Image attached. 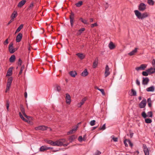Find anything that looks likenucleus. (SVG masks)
I'll use <instances>...</instances> for the list:
<instances>
[{"mask_svg": "<svg viewBox=\"0 0 155 155\" xmlns=\"http://www.w3.org/2000/svg\"><path fill=\"white\" fill-rule=\"evenodd\" d=\"M20 109L21 110V113L20 112V118H21L23 121L27 122L28 123L30 122L28 121L30 117L27 116L25 112V110L23 106L21 105H20Z\"/></svg>", "mask_w": 155, "mask_h": 155, "instance_id": "1", "label": "nucleus"}, {"mask_svg": "<svg viewBox=\"0 0 155 155\" xmlns=\"http://www.w3.org/2000/svg\"><path fill=\"white\" fill-rule=\"evenodd\" d=\"M134 12L137 18L139 19H143L148 16V14L147 12L141 14L139 11L137 10H135Z\"/></svg>", "mask_w": 155, "mask_h": 155, "instance_id": "2", "label": "nucleus"}, {"mask_svg": "<svg viewBox=\"0 0 155 155\" xmlns=\"http://www.w3.org/2000/svg\"><path fill=\"white\" fill-rule=\"evenodd\" d=\"M17 48H14L13 47V44L11 42L10 43L8 46V50L9 52L11 54H13L17 50Z\"/></svg>", "mask_w": 155, "mask_h": 155, "instance_id": "3", "label": "nucleus"}, {"mask_svg": "<svg viewBox=\"0 0 155 155\" xmlns=\"http://www.w3.org/2000/svg\"><path fill=\"white\" fill-rule=\"evenodd\" d=\"M74 14L72 12H71V15L69 16V19L70 20V22L71 27L73 26V24L74 20Z\"/></svg>", "mask_w": 155, "mask_h": 155, "instance_id": "4", "label": "nucleus"}, {"mask_svg": "<svg viewBox=\"0 0 155 155\" xmlns=\"http://www.w3.org/2000/svg\"><path fill=\"white\" fill-rule=\"evenodd\" d=\"M146 8V5L144 3H141L138 6L139 10L141 11H143Z\"/></svg>", "mask_w": 155, "mask_h": 155, "instance_id": "5", "label": "nucleus"}, {"mask_svg": "<svg viewBox=\"0 0 155 155\" xmlns=\"http://www.w3.org/2000/svg\"><path fill=\"white\" fill-rule=\"evenodd\" d=\"M110 68L107 65H106L105 67V71L104 72V76L106 78L110 74L109 71Z\"/></svg>", "mask_w": 155, "mask_h": 155, "instance_id": "6", "label": "nucleus"}, {"mask_svg": "<svg viewBox=\"0 0 155 155\" xmlns=\"http://www.w3.org/2000/svg\"><path fill=\"white\" fill-rule=\"evenodd\" d=\"M146 100L145 99H143L139 104V106L141 108H144L146 105Z\"/></svg>", "mask_w": 155, "mask_h": 155, "instance_id": "7", "label": "nucleus"}, {"mask_svg": "<svg viewBox=\"0 0 155 155\" xmlns=\"http://www.w3.org/2000/svg\"><path fill=\"white\" fill-rule=\"evenodd\" d=\"M66 140L64 139H61L57 140V142L58 146H61L63 143L65 142Z\"/></svg>", "mask_w": 155, "mask_h": 155, "instance_id": "8", "label": "nucleus"}, {"mask_svg": "<svg viewBox=\"0 0 155 155\" xmlns=\"http://www.w3.org/2000/svg\"><path fill=\"white\" fill-rule=\"evenodd\" d=\"M143 148L145 155H149V150L146 145L143 144Z\"/></svg>", "mask_w": 155, "mask_h": 155, "instance_id": "9", "label": "nucleus"}, {"mask_svg": "<svg viewBox=\"0 0 155 155\" xmlns=\"http://www.w3.org/2000/svg\"><path fill=\"white\" fill-rule=\"evenodd\" d=\"M71 96L68 94H66L65 99L66 102L68 104H70L71 102Z\"/></svg>", "mask_w": 155, "mask_h": 155, "instance_id": "10", "label": "nucleus"}, {"mask_svg": "<svg viewBox=\"0 0 155 155\" xmlns=\"http://www.w3.org/2000/svg\"><path fill=\"white\" fill-rule=\"evenodd\" d=\"M12 69L13 68L12 67H11L9 68L8 69L7 73L6 74V76H10L12 75Z\"/></svg>", "mask_w": 155, "mask_h": 155, "instance_id": "11", "label": "nucleus"}, {"mask_svg": "<svg viewBox=\"0 0 155 155\" xmlns=\"http://www.w3.org/2000/svg\"><path fill=\"white\" fill-rule=\"evenodd\" d=\"M143 79L142 84L144 85L147 84L149 81L148 78L147 77L143 78Z\"/></svg>", "mask_w": 155, "mask_h": 155, "instance_id": "12", "label": "nucleus"}, {"mask_svg": "<svg viewBox=\"0 0 155 155\" xmlns=\"http://www.w3.org/2000/svg\"><path fill=\"white\" fill-rule=\"evenodd\" d=\"M78 128V126H76L74 128H73L72 130L69 131L68 133V134H72L74 133L77 130V128Z\"/></svg>", "mask_w": 155, "mask_h": 155, "instance_id": "13", "label": "nucleus"}, {"mask_svg": "<svg viewBox=\"0 0 155 155\" xmlns=\"http://www.w3.org/2000/svg\"><path fill=\"white\" fill-rule=\"evenodd\" d=\"M147 71L149 74L154 73L155 72V68H150L147 70Z\"/></svg>", "mask_w": 155, "mask_h": 155, "instance_id": "14", "label": "nucleus"}, {"mask_svg": "<svg viewBox=\"0 0 155 155\" xmlns=\"http://www.w3.org/2000/svg\"><path fill=\"white\" fill-rule=\"evenodd\" d=\"M86 100V98H84L78 104V107H81V106L84 104Z\"/></svg>", "mask_w": 155, "mask_h": 155, "instance_id": "15", "label": "nucleus"}, {"mask_svg": "<svg viewBox=\"0 0 155 155\" xmlns=\"http://www.w3.org/2000/svg\"><path fill=\"white\" fill-rule=\"evenodd\" d=\"M138 48H135L132 51H131L128 54L130 56H132L134 55L135 53L137 52V50Z\"/></svg>", "mask_w": 155, "mask_h": 155, "instance_id": "16", "label": "nucleus"}, {"mask_svg": "<svg viewBox=\"0 0 155 155\" xmlns=\"http://www.w3.org/2000/svg\"><path fill=\"white\" fill-rule=\"evenodd\" d=\"M108 47L109 48L111 49H113L115 47V45L113 44V42L110 41L108 45Z\"/></svg>", "mask_w": 155, "mask_h": 155, "instance_id": "17", "label": "nucleus"}, {"mask_svg": "<svg viewBox=\"0 0 155 155\" xmlns=\"http://www.w3.org/2000/svg\"><path fill=\"white\" fill-rule=\"evenodd\" d=\"M155 88L154 86H152L146 89V91L148 92H153L154 91Z\"/></svg>", "mask_w": 155, "mask_h": 155, "instance_id": "18", "label": "nucleus"}, {"mask_svg": "<svg viewBox=\"0 0 155 155\" xmlns=\"http://www.w3.org/2000/svg\"><path fill=\"white\" fill-rule=\"evenodd\" d=\"M69 74L71 77L74 78L75 77L77 74L76 71H72L70 72Z\"/></svg>", "mask_w": 155, "mask_h": 155, "instance_id": "19", "label": "nucleus"}, {"mask_svg": "<svg viewBox=\"0 0 155 155\" xmlns=\"http://www.w3.org/2000/svg\"><path fill=\"white\" fill-rule=\"evenodd\" d=\"M17 13L16 11H14L12 13L11 16V18L12 19L14 20V18L16 17L17 15Z\"/></svg>", "mask_w": 155, "mask_h": 155, "instance_id": "20", "label": "nucleus"}, {"mask_svg": "<svg viewBox=\"0 0 155 155\" xmlns=\"http://www.w3.org/2000/svg\"><path fill=\"white\" fill-rule=\"evenodd\" d=\"M88 73L87 69H85L81 73V75L83 77H85L88 75Z\"/></svg>", "mask_w": 155, "mask_h": 155, "instance_id": "21", "label": "nucleus"}, {"mask_svg": "<svg viewBox=\"0 0 155 155\" xmlns=\"http://www.w3.org/2000/svg\"><path fill=\"white\" fill-rule=\"evenodd\" d=\"M15 60V56L14 55H12L9 58V61L10 62H13Z\"/></svg>", "mask_w": 155, "mask_h": 155, "instance_id": "22", "label": "nucleus"}, {"mask_svg": "<svg viewBox=\"0 0 155 155\" xmlns=\"http://www.w3.org/2000/svg\"><path fill=\"white\" fill-rule=\"evenodd\" d=\"M76 55L81 59H83L85 57L82 53H78L76 54Z\"/></svg>", "mask_w": 155, "mask_h": 155, "instance_id": "23", "label": "nucleus"}, {"mask_svg": "<svg viewBox=\"0 0 155 155\" xmlns=\"http://www.w3.org/2000/svg\"><path fill=\"white\" fill-rule=\"evenodd\" d=\"M85 30V29L84 28H82L81 29H79L78 32L77 33V35H81V34L82 33V32L84 31Z\"/></svg>", "mask_w": 155, "mask_h": 155, "instance_id": "24", "label": "nucleus"}, {"mask_svg": "<svg viewBox=\"0 0 155 155\" xmlns=\"http://www.w3.org/2000/svg\"><path fill=\"white\" fill-rule=\"evenodd\" d=\"M46 150H47V147L45 146H42L39 149V150L41 151H44Z\"/></svg>", "mask_w": 155, "mask_h": 155, "instance_id": "25", "label": "nucleus"}, {"mask_svg": "<svg viewBox=\"0 0 155 155\" xmlns=\"http://www.w3.org/2000/svg\"><path fill=\"white\" fill-rule=\"evenodd\" d=\"M98 64V59L95 60L94 61V62L93 64V67L94 68H95Z\"/></svg>", "mask_w": 155, "mask_h": 155, "instance_id": "26", "label": "nucleus"}, {"mask_svg": "<svg viewBox=\"0 0 155 155\" xmlns=\"http://www.w3.org/2000/svg\"><path fill=\"white\" fill-rule=\"evenodd\" d=\"M11 84L7 83L6 87L5 89V92H7L10 89Z\"/></svg>", "mask_w": 155, "mask_h": 155, "instance_id": "27", "label": "nucleus"}, {"mask_svg": "<svg viewBox=\"0 0 155 155\" xmlns=\"http://www.w3.org/2000/svg\"><path fill=\"white\" fill-rule=\"evenodd\" d=\"M147 103L148 106L149 107H151L152 106V101L150 98H149L147 99Z\"/></svg>", "mask_w": 155, "mask_h": 155, "instance_id": "28", "label": "nucleus"}, {"mask_svg": "<svg viewBox=\"0 0 155 155\" xmlns=\"http://www.w3.org/2000/svg\"><path fill=\"white\" fill-rule=\"evenodd\" d=\"M12 81H13L12 77H10L8 78V80L7 83L8 84H11Z\"/></svg>", "mask_w": 155, "mask_h": 155, "instance_id": "29", "label": "nucleus"}, {"mask_svg": "<svg viewBox=\"0 0 155 155\" xmlns=\"http://www.w3.org/2000/svg\"><path fill=\"white\" fill-rule=\"evenodd\" d=\"M76 137L74 135L71 136L69 138V140L71 142H72L73 141L75 138Z\"/></svg>", "mask_w": 155, "mask_h": 155, "instance_id": "30", "label": "nucleus"}, {"mask_svg": "<svg viewBox=\"0 0 155 155\" xmlns=\"http://www.w3.org/2000/svg\"><path fill=\"white\" fill-rule=\"evenodd\" d=\"M26 0H22L20 1V8L25 3Z\"/></svg>", "mask_w": 155, "mask_h": 155, "instance_id": "31", "label": "nucleus"}, {"mask_svg": "<svg viewBox=\"0 0 155 155\" xmlns=\"http://www.w3.org/2000/svg\"><path fill=\"white\" fill-rule=\"evenodd\" d=\"M147 3L149 5H153L154 4V2L153 0H148Z\"/></svg>", "mask_w": 155, "mask_h": 155, "instance_id": "32", "label": "nucleus"}, {"mask_svg": "<svg viewBox=\"0 0 155 155\" xmlns=\"http://www.w3.org/2000/svg\"><path fill=\"white\" fill-rule=\"evenodd\" d=\"M78 140L79 142H81L82 141H85V139L83 138L81 136H80L78 138Z\"/></svg>", "mask_w": 155, "mask_h": 155, "instance_id": "33", "label": "nucleus"}, {"mask_svg": "<svg viewBox=\"0 0 155 155\" xmlns=\"http://www.w3.org/2000/svg\"><path fill=\"white\" fill-rule=\"evenodd\" d=\"M25 70V66L24 64H23L21 67V69L20 70V74L22 73V71Z\"/></svg>", "mask_w": 155, "mask_h": 155, "instance_id": "34", "label": "nucleus"}, {"mask_svg": "<svg viewBox=\"0 0 155 155\" xmlns=\"http://www.w3.org/2000/svg\"><path fill=\"white\" fill-rule=\"evenodd\" d=\"M83 4L82 1H79L78 3L75 4L76 6L77 7H79L81 6Z\"/></svg>", "mask_w": 155, "mask_h": 155, "instance_id": "35", "label": "nucleus"}, {"mask_svg": "<svg viewBox=\"0 0 155 155\" xmlns=\"http://www.w3.org/2000/svg\"><path fill=\"white\" fill-rule=\"evenodd\" d=\"M145 122L146 123H150L152 122V120L150 118H146L145 119Z\"/></svg>", "mask_w": 155, "mask_h": 155, "instance_id": "36", "label": "nucleus"}, {"mask_svg": "<svg viewBox=\"0 0 155 155\" xmlns=\"http://www.w3.org/2000/svg\"><path fill=\"white\" fill-rule=\"evenodd\" d=\"M147 117H153V114L152 111H149L147 113Z\"/></svg>", "mask_w": 155, "mask_h": 155, "instance_id": "37", "label": "nucleus"}, {"mask_svg": "<svg viewBox=\"0 0 155 155\" xmlns=\"http://www.w3.org/2000/svg\"><path fill=\"white\" fill-rule=\"evenodd\" d=\"M45 142L47 143L50 144L52 146V143L53 141L50 140H46L45 141Z\"/></svg>", "mask_w": 155, "mask_h": 155, "instance_id": "38", "label": "nucleus"}, {"mask_svg": "<svg viewBox=\"0 0 155 155\" xmlns=\"http://www.w3.org/2000/svg\"><path fill=\"white\" fill-rule=\"evenodd\" d=\"M97 89L99 91H100L102 93V94L103 95H105V93L104 92V91L103 89H100L97 87Z\"/></svg>", "mask_w": 155, "mask_h": 155, "instance_id": "39", "label": "nucleus"}, {"mask_svg": "<svg viewBox=\"0 0 155 155\" xmlns=\"http://www.w3.org/2000/svg\"><path fill=\"white\" fill-rule=\"evenodd\" d=\"M131 91L132 94V95L134 96H135L136 95V92L133 89L131 90Z\"/></svg>", "mask_w": 155, "mask_h": 155, "instance_id": "40", "label": "nucleus"}, {"mask_svg": "<svg viewBox=\"0 0 155 155\" xmlns=\"http://www.w3.org/2000/svg\"><path fill=\"white\" fill-rule=\"evenodd\" d=\"M10 102L8 100H7L6 101V108L8 110V108L9 106Z\"/></svg>", "mask_w": 155, "mask_h": 155, "instance_id": "41", "label": "nucleus"}, {"mask_svg": "<svg viewBox=\"0 0 155 155\" xmlns=\"http://www.w3.org/2000/svg\"><path fill=\"white\" fill-rule=\"evenodd\" d=\"M141 70H144L146 67V66L145 64H142L140 66Z\"/></svg>", "mask_w": 155, "mask_h": 155, "instance_id": "42", "label": "nucleus"}, {"mask_svg": "<svg viewBox=\"0 0 155 155\" xmlns=\"http://www.w3.org/2000/svg\"><path fill=\"white\" fill-rule=\"evenodd\" d=\"M95 120H93L91 121L90 122V124L91 126H93L95 125Z\"/></svg>", "mask_w": 155, "mask_h": 155, "instance_id": "43", "label": "nucleus"}, {"mask_svg": "<svg viewBox=\"0 0 155 155\" xmlns=\"http://www.w3.org/2000/svg\"><path fill=\"white\" fill-rule=\"evenodd\" d=\"M148 72H147V71H143L142 72V74L143 76H147L148 75Z\"/></svg>", "mask_w": 155, "mask_h": 155, "instance_id": "44", "label": "nucleus"}, {"mask_svg": "<svg viewBox=\"0 0 155 155\" xmlns=\"http://www.w3.org/2000/svg\"><path fill=\"white\" fill-rule=\"evenodd\" d=\"M42 126H40L38 127H36L35 128V129L36 130H42Z\"/></svg>", "mask_w": 155, "mask_h": 155, "instance_id": "45", "label": "nucleus"}, {"mask_svg": "<svg viewBox=\"0 0 155 155\" xmlns=\"http://www.w3.org/2000/svg\"><path fill=\"white\" fill-rule=\"evenodd\" d=\"M142 116L144 118H146L147 117V115L145 112H143L142 113Z\"/></svg>", "mask_w": 155, "mask_h": 155, "instance_id": "46", "label": "nucleus"}, {"mask_svg": "<svg viewBox=\"0 0 155 155\" xmlns=\"http://www.w3.org/2000/svg\"><path fill=\"white\" fill-rule=\"evenodd\" d=\"M106 129L105 124H104L102 127H100V129L101 130H104Z\"/></svg>", "mask_w": 155, "mask_h": 155, "instance_id": "47", "label": "nucleus"}, {"mask_svg": "<svg viewBox=\"0 0 155 155\" xmlns=\"http://www.w3.org/2000/svg\"><path fill=\"white\" fill-rule=\"evenodd\" d=\"M16 40V42H19V33L18 34L17 36Z\"/></svg>", "mask_w": 155, "mask_h": 155, "instance_id": "48", "label": "nucleus"}, {"mask_svg": "<svg viewBox=\"0 0 155 155\" xmlns=\"http://www.w3.org/2000/svg\"><path fill=\"white\" fill-rule=\"evenodd\" d=\"M127 142H128V143L129 144V145L132 147L133 146V144L131 142V141L129 140H127Z\"/></svg>", "mask_w": 155, "mask_h": 155, "instance_id": "49", "label": "nucleus"}, {"mask_svg": "<svg viewBox=\"0 0 155 155\" xmlns=\"http://www.w3.org/2000/svg\"><path fill=\"white\" fill-rule=\"evenodd\" d=\"M101 153V152L98 150H97L94 153V155H99Z\"/></svg>", "mask_w": 155, "mask_h": 155, "instance_id": "50", "label": "nucleus"}, {"mask_svg": "<svg viewBox=\"0 0 155 155\" xmlns=\"http://www.w3.org/2000/svg\"><path fill=\"white\" fill-rule=\"evenodd\" d=\"M128 140L127 139H125L124 141V143L125 146V147H128V144L127 143V140Z\"/></svg>", "mask_w": 155, "mask_h": 155, "instance_id": "51", "label": "nucleus"}, {"mask_svg": "<svg viewBox=\"0 0 155 155\" xmlns=\"http://www.w3.org/2000/svg\"><path fill=\"white\" fill-rule=\"evenodd\" d=\"M56 88L57 90L59 92L61 91V88L60 86H57L56 87Z\"/></svg>", "mask_w": 155, "mask_h": 155, "instance_id": "52", "label": "nucleus"}, {"mask_svg": "<svg viewBox=\"0 0 155 155\" xmlns=\"http://www.w3.org/2000/svg\"><path fill=\"white\" fill-rule=\"evenodd\" d=\"M97 23H95L94 24H92L91 25V27L92 28H94V27H95V26H97Z\"/></svg>", "mask_w": 155, "mask_h": 155, "instance_id": "53", "label": "nucleus"}, {"mask_svg": "<svg viewBox=\"0 0 155 155\" xmlns=\"http://www.w3.org/2000/svg\"><path fill=\"white\" fill-rule=\"evenodd\" d=\"M42 130H46L47 129V127H46L45 126H42Z\"/></svg>", "mask_w": 155, "mask_h": 155, "instance_id": "54", "label": "nucleus"}, {"mask_svg": "<svg viewBox=\"0 0 155 155\" xmlns=\"http://www.w3.org/2000/svg\"><path fill=\"white\" fill-rule=\"evenodd\" d=\"M112 139L114 142H117L118 140V138L117 137H113Z\"/></svg>", "mask_w": 155, "mask_h": 155, "instance_id": "55", "label": "nucleus"}, {"mask_svg": "<svg viewBox=\"0 0 155 155\" xmlns=\"http://www.w3.org/2000/svg\"><path fill=\"white\" fill-rule=\"evenodd\" d=\"M82 22L84 23V24H88L87 21L85 19H84L83 20Z\"/></svg>", "mask_w": 155, "mask_h": 155, "instance_id": "56", "label": "nucleus"}, {"mask_svg": "<svg viewBox=\"0 0 155 155\" xmlns=\"http://www.w3.org/2000/svg\"><path fill=\"white\" fill-rule=\"evenodd\" d=\"M34 6V4H33V2H32L31 3L30 5V6H29V8H33V7Z\"/></svg>", "mask_w": 155, "mask_h": 155, "instance_id": "57", "label": "nucleus"}, {"mask_svg": "<svg viewBox=\"0 0 155 155\" xmlns=\"http://www.w3.org/2000/svg\"><path fill=\"white\" fill-rule=\"evenodd\" d=\"M136 83L138 86L140 85V82L138 79L136 80Z\"/></svg>", "mask_w": 155, "mask_h": 155, "instance_id": "58", "label": "nucleus"}, {"mask_svg": "<svg viewBox=\"0 0 155 155\" xmlns=\"http://www.w3.org/2000/svg\"><path fill=\"white\" fill-rule=\"evenodd\" d=\"M14 21V20L12 19H11L10 21H9L8 23L7 24V25H9L11 23H12L13 21Z\"/></svg>", "mask_w": 155, "mask_h": 155, "instance_id": "59", "label": "nucleus"}, {"mask_svg": "<svg viewBox=\"0 0 155 155\" xmlns=\"http://www.w3.org/2000/svg\"><path fill=\"white\" fill-rule=\"evenodd\" d=\"M136 70H137V71H139V70H141V67L140 66L139 67H137L136 68H135Z\"/></svg>", "mask_w": 155, "mask_h": 155, "instance_id": "60", "label": "nucleus"}, {"mask_svg": "<svg viewBox=\"0 0 155 155\" xmlns=\"http://www.w3.org/2000/svg\"><path fill=\"white\" fill-rule=\"evenodd\" d=\"M8 39H7L5 41L4 44H8Z\"/></svg>", "mask_w": 155, "mask_h": 155, "instance_id": "61", "label": "nucleus"}, {"mask_svg": "<svg viewBox=\"0 0 155 155\" xmlns=\"http://www.w3.org/2000/svg\"><path fill=\"white\" fill-rule=\"evenodd\" d=\"M19 31V26L18 27L17 30H16L15 34L16 33Z\"/></svg>", "mask_w": 155, "mask_h": 155, "instance_id": "62", "label": "nucleus"}, {"mask_svg": "<svg viewBox=\"0 0 155 155\" xmlns=\"http://www.w3.org/2000/svg\"><path fill=\"white\" fill-rule=\"evenodd\" d=\"M22 37V34L20 33V41H21Z\"/></svg>", "mask_w": 155, "mask_h": 155, "instance_id": "63", "label": "nucleus"}, {"mask_svg": "<svg viewBox=\"0 0 155 155\" xmlns=\"http://www.w3.org/2000/svg\"><path fill=\"white\" fill-rule=\"evenodd\" d=\"M24 96H25V98H26L27 97V93L25 92V94H24Z\"/></svg>", "mask_w": 155, "mask_h": 155, "instance_id": "64", "label": "nucleus"}]
</instances>
